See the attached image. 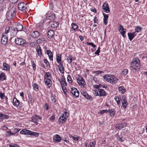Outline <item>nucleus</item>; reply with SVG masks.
Masks as SVG:
<instances>
[{
	"instance_id": "26",
	"label": "nucleus",
	"mask_w": 147,
	"mask_h": 147,
	"mask_svg": "<svg viewBox=\"0 0 147 147\" xmlns=\"http://www.w3.org/2000/svg\"><path fill=\"white\" fill-rule=\"evenodd\" d=\"M104 16L103 22L104 24L106 25L107 23V19L109 17L108 15L105 14L104 13H103Z\"/></svg>"
},
{
	"instance_id": "13",
	"label": "nucleus",
	"mask_w": 147,
	"mask_h": 147,
	"mask_svg": "<svg viewBox=\"0 0 147 147\" xmlns=\"http://www.w3.org/2000/svg\"><path fill=\"white\" fill-rule=\"evenodd\" d=\"M71 93L76 98L79 96V91L75 87L72 88H71Z\"/></svg>"
},
{
	"instance_id": "2",
	"label": "nucleus",
	"mask_w": 147,
	"mask_h": 147,
	"mask_svg": "<svg viewBox=\"0 0 147 147\" xmlns=\"http://www.w3.org/2000/svg\"><path fill=\"white\" fill-rule=\"evenodd\" d=\"M18 31L16 28L11 26L7 27L5 29V34L9 33L10 35L11 38H12L17 34Z\"/></svg>"
},
{
	"instance_id": "49",
	"label": "nucleus",
	"mask_w": 147,
	"mask_h": 147,
	"mask_svg": "<svg viewBox=\"0 0 147 147\" xmlns=\"http://www.w3.org/2000/svg\"><path fill=\"white\" fill-rule=\"evenodd\" d=\"M9 117V116L7 115L3 114V117H2V121L4 119H8Z\"/></svg>"
},
{
	"instance_id": "59",
	"label": "nucleus",
	"mask_w": 147,
	"mask_h": 147,
	"mask_svg": "<svg viewBox=\"0 0 147 147\" xmlns=\"http://www.w3.org/2000/svg\"><path fill=\"white\" fill-rule=\"evenodd\" d=\"M135 67H131V66L130 67V69L133 72H136V69Z\"/></svg>"
},
{
	"instance_id": "33",
	"label": "nucleus",
	"mask_w": 147,
	"mask_h": 147,
	"mask_svg": "<svg viewBox=\"0 0 147 147\" xmlns=\"http://www.w3.org/2000/svg\"><path fill=\"white\" fill-rule=\"evenodd\" d=\"M71 31H74L76 30L78 28V26L75 23H72L71 25Z\"/></svg>"
},
{
	"instance_id": "19",
	"label": "nucleus",
	"mask_w": 147,
	"mask_h": 147,
	"mask_svg": "<svg viewBox=\"0 0 147 147\" xmlns=\"http://www.w3.org/2000/svg\"><path fill=\"white\" fill-rule=\"evenodd\" d=\"M136 35V32H134L132 33L129 32L128 33V36L129 39L130 41L131 40L134 38V37Z\"/></svg>"
},
{
	"instance_id": "45",
	"label": "nucleus",
	"mask_w": 147,
	"mask_h": 147,
	"mask_svg": "<svg viewBox=\"0 0 147 147\" xmlns=\"http://www.w3.org/2000/svg\"><path fill=\"white\" fill-rule=\"evenodd\" d=\"M67 81L70 84L72 83V79L70 75H68L67 77Z\"/></svg>"
},
{
	"instance_id": "8",
	"label": "nucleus",
	"mask_w": 147,
	"mask_h": 147,
	"mask_svg": "<svg viewBox=\"0 0 147 147\" xmlns=\"http://www.w3.org/2000/svg\"><path fill=\"white\" fill-rule=\"evenodd\" d=\"M27 4L23 2L19 3L18 6V9L22 11H26V10H27Z\"/></svg>"
},
{
	"instance_id": "52",
	"label": "nucleus",
	"mask_w": 147,
	"mask_h": 147,
	"mask_svg": "<svg viewBox=\"0 0 147 147\" xmlns=\"http://www.w3.org/2000/svg\"><path fill=\"white\" fill-rule=\"evenodd\" d=\"M100 47H99L98 48V49L95 52V54L96 55H99V53L100 52Z\"/></svg>"
},
{
	"instance_id": "29",
	"label": "nucleus",
	"mask_w": 147,
	"mask_h": 147,
	"mask_svg": "<svg viewBox=\"0 0 147 147\" xmlns=\"http://www.w3.org/2000/svg\"><path fill=\"white\" fill-rule=\"evenodd\" d=\"M46 53L49 56V59L51 61L53 60V55L52 52L50 50H47Z\"/></svg>"
},
{
	"instance_id": "51",
	"label": "nucleus",
	"mask_w": 147,
	"mask_h": 147,
	"mask_svg": "<svg viewBox=\"0 0 147 147\" xmlns=\"http://www.w3.org/2000/svg\"><path fill=\"white\" fill-rule=\"evenodd\" d=\"M94 72L97 75H99V74H100L102 73H103V71H94Z\"/></svg>"
},
{
	"instance_id": "21",
	"label": "nucleus",
	"mask_w": 147,
	"mask_h": 147,
	"mask_svg": "<svg viewBox=\"0 0 147 147\" xmlns=\"http://www.w3.org/2000/svg\"><path fill=\"white\" fill-rule=\"evenodd\" d=\"M59 65L58 66L60 72L62 73H63L64 71V69L62 63H59Z\"/></svg>"
},
{
	"instance_id": "60",
	"label": "nucleus",
	"mask_w": 147,
	"mask_h": 147,
	"mask_svg": "<svg viewBox=\"0 0 147 147\" xmlns=\"http://www.w3.org/2000/svg\"><path fill=\"white\" fill-rule=\"evenodd\" d=\"M44 62L45 63L46 65L47 66L49 65V63L47 59H45L44 60Z\"/></svg>"
},
{
	"instance_id": "20",
	"label": "nucleus",
	"mask_w": 147,
	"mask_h": 147,
	"mask_svg": "<svg viewBox=\"0 0 147 147\" xmlns=\"http://www.w3.org/2000/svg\"><path fill=\"white\" fill-rule=\"evenodd\" d=\"M40 35V33L38 31H35L33 32L31 34V36L34 38H38Z\"/></svg>"
},
{
	"instance_id": "17",
	"label": "nucleus",
	"mask_w": 147,
	"mask_h": 147,
	"mask_svg": "<svg viewBox=\"0 0 147 147\" xmlns=\"http://www.w3.org/2000/svg\"><path fill=\"white\" fill-rule=\"evenodd\" d=\"M125 125V123H119L116 125L115 127V128L117 130H120L123 128Z\"/></svg>"
},
{
	"instance_id": "63",
	"label": "nucleus",
	"mask_w": 147,
	"mask_h": 147,
	"mask_svg": "<svg viewBox=\"0 0 147 147\" xmlns=\"http://www.w3.org/2000/svg\"><path fill=\"white\" fill-rule=\"evenodd\" d=\"M91 10L94 13H96V9L95 8L92 7L91 9Z\"/></svg>"
},
{
	"instance_id": "15",
	"label": "nucleus",
	"mask_w": 147,
	"mask_h": 147,
	"mask_svg": "<svg viewBox=\"0 0 147 147\" xmlns=\"http://www.w3.org/2000/svg\"><path fill=\"white\" fill-rule=\"evenodd\" d=\"M97 95L100 96H105L106 95V93L103 89H101L97 92Z\"/></svg>"
},
{
	"instance_id": "37",
	"label": "nucleus",
	"mask_w": 147,
	"mask_h": 147,
	"mask_svg": "<svg viewBox=\"0 0 147 147\" xmlns=\"http://www.w3.org/2000/svg\"><path fill=\"white\" fill-rule=\"evenodd\" d=\"M66 119L67 118L63 119L60 117L59 119V123L60 124H62L66 121Z\"/></svg>"
},
{
	"instance_id": "34",
	"label": "nucleus",
	"mask_w": 147,
	"mask_h": 147,
	"mask_svg": "<svg viewBox=\"0 0 147 147\" xmlns=\"http://www.w3.org/2000/svg\"><path fill=\"white\" fill-rule=\"evenodd\" d=\"M28 135L34 136H35L37 137L39 136V134L38 133L29 130Z\"/></svg>"
},
{
	"instance_id": "32",
	"label": "nucleus",
	"mask_w": 147,
	"mask_h": 147,
	"mask_svg": "<svg viewBox=\"0 0 147 147\" xmlns=\"http://www.w3.org/2000/svg\"><path fill=\"white\" fill-rule=\"evenodd\" d=\"M54 31L52 30H50L48 32V36L49 38H51L54 36Z\"/></svg>"
},
{
	"instance_id": "23",
	"label": "nucleus",
	"mask_w": 147,
	"mask_h": 147,
	"mask_svg": "<svg viewBox=\"0 0 147 147\" xmlns=\"http://www.w3.org/2000/svg\"><path fill=\"white\" fill-rule=\"evenodd\" d=\"M36 50L38 55L41 57L42 55V54L40 47L39 46V47H36Z\"/></svg>"
},
{
	"instance_id": "3",
	"label": "nucleus",
	"mask_w": 147,
	"mask_h": 147,
	"mask_svg": "<svg viewBox=\"0 0 147 147\" xmlns=\"http://www.w3.org/2000/svg\"><path fill=\"white\" fill-rule=\"evenodd\" d=\"M51 75L50 73L49 72L45 73L44 80L45 84L49 87H50L51 85Z\"/></svg>"
},
{
	"instance_id": "61",
	"label": "nucleus",
	"mask_w": 147,
	"mask_h": 147,
	"mask_svg": "<svg viewBox=\"0 0 147 147\" xmlns=\"http://www.w3.org/2000/svg\"><path fill=\"white\" fill-rule=\"evenodd\" d=\"M98 19L95 16L94 18V23H98Z\"/></svg>"
},
{
	"instance_id": "42",
	"label": "nucleus",
	"mask_w": 147,
	"mask_h": 147,
	"mask_svg": "<svg viewBox=\"0 0 147 147\" xmlns=\"http://www.w3.org/2000/svg\"><path fill=\"white\" fill-rule=\"evenodd\" d=\"M68 114L66 112L64 113V114H63V115L60 117L63 119L67 118V117H68Z\"/></svg>"
},
{
	"instance_id": "57",
	"label": "nucleus",
	"mask_w": 147,
	"mask_h": 147,
	"mask_svg": "<svg viewBox=\"0 0 147 147\" xmlns=\"http://www.w3.org/2000/svg\"><path fill=\"white\" fill-rule=\"evenodd\" d=\"M108 112V110H107V109L105 110H103L101 111H100V113L101 114H102L105 113H107Z\"/></svg>"
},
{
	"instance_id": "46",
	"label": "nucleus",
	"mask_w": 147,
	"mask_h": 147,
	"mask_svg": "<svg viewBox=\"0 0 147 147\" xmlns=\"http://www.w3.org/2000/svg\"><path fill=\"white\" fill-rule=\"evenodd\" d=\"M67 59L68 62L70 64H71L72 61V59L71 58V56H69V58H67Z\"/></svg>"
},
{
	"instance_id": "1",
	"label": "nucleus",
	"mask_w": 147,
	"mask_h": 147,
	"mask_svg": "<svg viewBox=\"0 0 147 147\" xmlns=\"http://www.w3.org/2000/svg\"><path fill=\"white\" fill-rule=\"evenodd\" d=\"M103 78L105 80L113 85L116 84L118 80L115 76L112 75H106L103 76Z\"/></svg>"
},
{
	"instance_id": "43",
	"label": "nucleus",
	"mask_w": 147,
	"mask_h": 147,
	"mask_svg": "<svg viewBox=\"0 0 147 147\" xmlns=\"http://www.w3.org/2000/svg\"><path fill=\"white\" fill-rule=\"evenodd\" d=\"M96 143V141H95L92 142H91L90 143L89 146L88 147H94Z\"/></svg>"
},
{
	"instance_id": "4",
	"label": "nucleus",
	"mask_w": 147,
	"mask_h": 147,
	"mask_svg": "<svg viewBox=\"0 0 147 147\" xmlns=\"http://www.w3.org/2000/svg\"><path fill=\"white\" fill-rule=\"evenodd\" d=\"M15 43L18 45L25 47H27L28 45V43L26 40L21 38H17L15 39Z\"/></svg>"
},
{
	"instance_id": "14",
	"label": "nucleus",
	"mask_w": 147,
	"mask_h": 147,
	"mask_svg": "<svg viewBox=\"0 0 147 147\" xmlns=\"http://www.w3.org/2000/svg\"><path fill=\"white\" fill-rule=\"evenodd\" d=\"M102 8L106 13H109L110 12L109 8L107 2H105L104 3L102 6Z\"/></svg>"
},
{
	"instance_id": "5",
	"label": "nucleus",
	"mask_w": 147,
	"mask_h": 147,
	"mask_svg": "<svg viewBox=\"0 0 147 147\" xmlns=\"http://www.w3.org/2000/svg\"><path fill=\"white\" fill-rule=\"evenodd\" d=\"M16 14V9L14 8H12L9 10L6 14V18L8 20L12 19Z\"/></svg>"
},
{
	"instance_id": "55",
	"label": "nucleus",
	"mask_w": 147,
	"mask_h": 147,
	"mask_svg": "<svg viewBox=\"0 0 147 147\" xmlns=\"http://www.w3.org/2000/svg\"><path fill=\"white\" fill-rule=\"evenodd\" d=\"M34 102V100L32 98H29V102L30 103H32Z\"/></svg>"
},
{
	"instance_id": "7",
	"label": "nucleus",
	"mask_w": 147,
	"mask_h": 147,
	"mask_svg": "<svg viewBox=\"0 0 147 147\" xmlns=\"http://www.w3.org/2000/svg\"><path fill=\"white\" fill-rule=\"evenodd\" d=\"M131 67H139L140 66V62L139 59L138 58L133 59L131 62Z\"/></svg>"
},
{
	"instance_id": "44",
	"label": "nucleus",
	"mask_w": 147,
	"mask_h": 147,
	"mask_svg": "<svg viewBox=\"0 0 147 147\" xmlns=\"http://www.w3.org/2000/svg\"><path fill=\"white\" fill-rule=\"evenodd\" d=\"M88 100H90L91 101L92 100V98L91 97V96L89 95L88 94L86 95V96H84Z\"/></svg>"
},
{
	"instance_id": "25",
	"label": "nucleus",
	"mask_w": 147,
	"mask_h": 147,
	"mask_svg": "<svg viewBox=\"0 0 147 147\" xmlns=\"http://www.w3.org/2000/svg\"><path fill=\"white\" fill-rule=\"evenodd\" d=\"M108 112L110 114V116L113 117L115 115V111L114 109H109Z\"/></svg>"
},
{
	"instance_id": "41",
	"label": "nucleus",
	"mask_w": 147,
	"mask_h": 147,
	"mask_svg": "<svg viewBox=\"0 0 147 147\" xmlns=\"http://www.w3.org/2000/svg\"><path fill=\"white\" fill-rule=\"evenodd\" d=\"M31 63L34 70L36 69V65L35 64V61L32 60L31 61Z\"/></svg>"
},
{
	"instance_id": "64",
	"label": "nucleus",
	"mask_w": 147,
	"mask_h": 147,
	"mask_svg": "<svg viewBox=\"0 0 147 147\" xmlns=\"http://www.w3.org/2000/svg\"><path fill=\"white\" fill-rule=\"evenodd\" d=\"M41 40L40 39H38L36 41V42L38 44H40L41 43Z\"/></svg>"
},
{
	"instance_id": "10",
	"label": "nucleus",
	"mask_w": 147,
	"mask_h": 147,
	"mask_svg": "<svg viewBox=\"0 0 147 147\" xmlns=\"http://www.w3.org/2000/svg\"><path fill=\"white\" fill-rule=\"evenodd\" d=\"M5 33H3V36L1 39V42L2 44L6 45L8 42L7 35L5 34Z\"/></svg>"
},
{
	"instance_id": "12",
	"label": "nucleus",
	"mask_w": 147,
	"mask_h": 147,
	"mask_svg": "<svg viewBox=\"0 0 147 147\" xmlns=\"http://www.w3.org/2000/svg\"><path fill=\"white\" fill-rule=\"evenodd\" d=\"M121 100L123 107L125 109H126L128 104L126 97L124 96H123L121 97Z\"/></svg>"
},
{
	"instance_id": "18",
	"label": "nucleus",
	"mask_w": 147,
	"mask_h": 147,
	"mask_svg": "<svg viewBox=\"0 0 147 147\" xmlns=\"http://www.w3.org/2000/svg\"><path fill=\"white\" fill-rule=\"evenodd\" d=\"M53 139L54 142L58 143L61 141V139L59 135L57 134L53 136Z\"/></svg>"
},
{
	"instance_id": "47",
	"label": "nucleus",
	"mask_w": 147,
	"mask_h": 147,
	"mask_svg": "<svg viewBox=\"0 0 147 147\" xmlns=\"http://www.w3.org/2000/svg\"><path fill=\"white\" fill-rule=\"evenodd\" d=\"M141 28L139 26H138L135 28V32H139L141 31Z\"/></svg>"
},
{
	"instance_id": "54",
	"label": "nucleus",
	"mask_w": 147,
	"mask_h": 147,
	"mask_svg": "<svg viewBox=\"0 0 147 147\" xmlns=\"http://www.w3.org/2000/svg\"><path fill=\"white\" fill-rule=\"evenodd\" d=\"M0 97L1 99H3L5 97L4 93H2L1 91H0Z\"/></svg>"
},
{
	"instance_id": "11",
	"label": "nucleus",
	"mask_w": 147,
	"mask_h": 147,
	"mask_svg": "<svg viewBox=\"0 0 147 147\" xmlns=\"http://www.w3.org/2000/svg\"><path fill=\"white\" fill-rule=\"evenodd\" d=\"M118 30L121 35L124 37H125V34L126 32V30L124 29L123 26L120 24H119Z\"/></svg>"
},
{
	"instance_id": "62",
	"label": "nucleus",
	"mask_w": 147,
	"mask_h": 147,
	"mask_svg": "<svg viewBox=\"0 0 147 147\" xmlns=\"http://www.w3.org/2000/svg\"><path fill=\"white\" fill-rule=\"evenodd\" d=\"M101 85L99 84V85H95L94 86V87L97 89L99 88H101Z\"/></svg>"
},
{
	"instance_id": "27",
	"label": "nucleus",
	"mask_w": 147,
	"mask_h": 147,
	"mask_svg": "<svg viewBox=\"0 0 147 147\" xmlns=\"http://www.w3.org/2000/svg\"><path fill=\"white\" fill-rule=\"evenodd\" d=\"M23 28L22 25L18 23L16 29L17 31H20L22 30Z\"/></svg>"
},
{
	"instance_id": "38",
	"label": "nucleus",
	"mask_w": 147,
	"mask_h": 147,
	"mask_svg": "<svg viewBox=\"0 0 147 147\" xmlns=\"http://www.w3.org/2000/svg\"><path fill=\"white\" fill-rule=\"evenodd\" d=\"M58 25V22H53L51 24V27L52 28H55Z\"/></svg>"
},
{
	"instance_id": "39",
	"label": "nucleus",
	"mask_w": 147,
	"mask_h": 147,
	"mask_svg": "<svg viewBox=\"0 0 147 147\" xmlns=\"http://www.w3.org/2000/svg\"><path fill=\"white\" fill-rule=\"evenodd\" d=\"M128 70L127 69H124L121 73V75L123 76H125L127 74Z\"/></svg>"
},
{
	"instance_id": "35",
	"label": "nucleus",
	"mask_w": 147,
	"mask_h": 147,
	"mask_svg": "<svg viewBox=\"0 0 147 147\" xmlns=\"http://www.w3.org/2000/svg\"><path fill=\"white\" fill-rule=\"evenodd\" d=\"M118 90L119 92L122 93H124L126 91V89L124 88L123 86H121L118 88Z\"/></svg>"
},
{
	"instance_id": "22",
	"label": "nucleus",
	"mask_w": 147,
	"mask_h": 147,
	"mask_svg": "<svg viewBox=\"0 0 147 147\" xmlns=\"http://www.w3.org/2000/svg\"><path fill=\"white\" fill-rule=\"evenodd\" d=\"M13 104L14 106L17 107L20 105V101L18 100L16 98H14L13 101Z\"/></svg>"
},
{
	"instance_id": "53",
	"label": "nucleus",
	"mask_w": 147,
	"mask_h": 147,
	"mask_svg": "<svg viewBox=\"0 0 147 147\" xmlns=\"http://www.w3.org/2000/svg\"><path fill=\"white\" fill-rule=\"evenodd\" d=\"M55 118L54 115H52L49 118V120L50 121H51L52 122L53 121Z\"/></svg>"
},
{
	"instance_id": "50",
	"label": "nucleus",
	"mask_w": 147,
	"mask_h": 147,
	"mask_svg": "<svg viewBox=\"0 0 147 147\" xmlns=\"http://www.w3.org/2000/svg\"><path fill=\"white\" fill-rule=\"evenodd\" d=\"M34 89L37 91L38 90V85L36 84H35L34 85Z\"/></svg>"
},
{
	"instance_id": "9",
	"label": "nucleus",
	"mask_w": 147,
	"mask_h": 147,
	"mask_svg": "<svg viewBox=\"0 0 147 147\" xmlns=\"http://www.w3.org/2000/svg\"><path fill=\"white\" fill-rule=\"evenodd\" d=\"M31 121L35 123L36 125H37L38 124L37 121L39 120H41L42 117L39 115H34L31 117Z\"/></svg>"
},
{
	"instance_id": "30",
	"label": "nucleus",
	"mask_w": 147,
	"mask_h": 147,
	"mask_svg": "<svg viewBox=\"0 0 147 147\" xmlns=\"http://www.w3.org/2000/svg\"><path fill=\"white\" fill-rule=\"evenodd\" d=\"M3 66L4 69L7 71H9L10 69V67L9 65L6 63H3Z\"/></svg>"
},
{
	"instance_id": "16",
	"label": "nucleus",
	"mask_w": 147,
	"mask_h": 147,
	"mask_svg": "<svg viewBox=\"0 0 147 147\" xmlns=\"http://www.w3.org/2000/svg\"><path fill=\"white\" fill-rule=\"evenodd\" d=\"M46 18L47 19L50 20H53L55 18V15L54 13L51 12L46 14Z\"/></svg>"
},
{
	"instance_id": "58",
	"label": "nucleus",
	"mask_w": 147,
	"mask_h": 147,
	"mask_svg": "<svg viewBox=\"0 0 147 147\" xmlns=\"http://www.w3.org/2000/svg\"><path fill=\"white\" fill-rule=\"evenodd\" d=\"M81 93L84 96H86V95L88 94V93H87V92H86V91H82L81 92Z\"/></svg>"
},
{
	"instance_id": "24",
	"label": "nucleus",
	"mask_w": 147,
	"mask_h": 147,
	"mask_svg": "<svg viewBox=\"0 0 147 147\" xmlns=\"http://www.w3.org/2000/svg\"><path fill=\"white\" fill-rule=\"evenodd\" d=\"M6 76L5 74L3 72H1L0 74V81H3L5 80Z\"/></svg>"
},
{
	"instance_id": "28",
	"label": "nucleus",
	"mask_w": 147,
	"mask_h": 147,
	"mask_svg": "<svg viewBox=\"0 0 147 147\" xmlns=\"http://www.w3.org/2000/svg\"><path fill=\"white\" fill-rule=\"evenodd\" d=\"M114 99L116 102L117 105L120 106L121 105V98H119L118 96H117L115 97Z\"/></svg>"
},
{
	"instance_id": "36",
	"label": "nucleus",
	"mask_w": 147,
	"mask_h": 147,
	"mask_svg": "<svg viewBox=\"0 0 147 147\" xmlns=\"http://www.w3.org/2000/svg\"><path fill=\"white\" fill-rule=\"evenodd\" d=\"M29 130L27 129H23L20 131V133L23 134H27L28 135Z\"/></svg>"
},
{
	"instance_id": "48",
	"label": "nucleus",
	"mask_w": 147,
	"mask_h": 147,
	"mask_svg": "<svg viewBox=\"0 0 147 147\" xmlns=\"http://www.w3.org/2000/svg\"><path fill=\"white\" fill-rule=\"evenodd\" d=\"M65 85H61V86L62 88V89L63 90V91L64 93H65L66 92V87H65Z\"/></svg>"
},
{
	"instance_id": "40",
	"label": "nucleus",
	"mask_w": 147,
	"mask_h": 147,
	"mask_svg": "<svg viewBox=\"0 0 147 147\" xmlns=\"http://www.w3.org/2000/svg\"><path fill=\"white\" fill-rule=\"evenodd\" d=\"M61 85H65L67 86V83L65 81L64 78H62L61 81H60Z\"/></svg>"
},
{
	"instance_id": "6",
	"label": "nucleus",
	"mask_w": 147,
	"mask_h": 147,
	"mask_svg": "<svg viewBox=\"0 0 147 147\" xmlns=\"http://www.w3.org/2000/svg\"><path fill=\"white\" fill-rule=\"evenodd\" d=\"M77 80L78 84L82 88H85L86 87V85L85 81L83 77H80Z\"/></svg>"
},
{
	"instance_id": "31",
	"label": "nucleus",
	"mask_w": 147,
	"mask_h": 147,
	"mask_svg": "<svg viewBox=\"0 0 147 147\" xmlns=\"http://www.w3.org/2000/svg\"><path fill=\"white\" fill-rule=\"evenodd\" d=\"M56 61L58 63H61V55L60 54H57L56 55Z\"/></svg>"
},
{
	"instance_id": "56",
	"label": "nucleus",
	"mask_w": 147,
	"mask_h": 147,
	"mask_svg": "<svg viewBox=\"0 0 147 147\" xmlns=\"http://www.w3.org/2000/svg\"><path fill=\"white\" fill-rule=\"evenodd\" d=\"M9 147H19V146L17 144H11L9 145Z\"/></svg>"
}]
</instances>
